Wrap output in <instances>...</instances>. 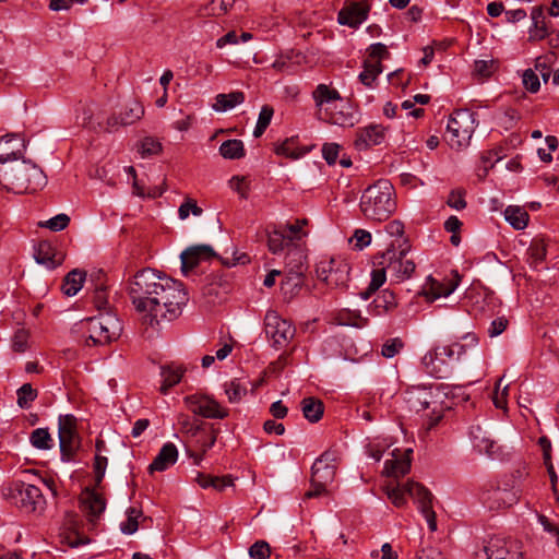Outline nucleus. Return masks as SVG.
Wrapping results in <instances>:
<instances>
[{
  "instance_id": "1",
  "label": "nucleus",
  "mask_w": 559,
  "mask_h": 559,
  "mask_svg": "<svg viewBox=\"0 0 559 559\" xmlns=\"http://www.w3.org/2000/svg\"><path fill=\"white\" fill-rule=\"evenodd\" d=\"M129 296L135 310L151 324L177 319L188 301L180 282L148 267L129 281Z\"/></svg>"
},
{
  "instance_id": "2",
  "label": "nucleus",
  "mask_w": 559,
  "mask_h": 559,
  "mask_svg": "<svg viewBox=\"0 0 559 559\" xmlns=\"http://www.w3.org/2000/svg\"><path fill=\"white\" fill-rule=\"evenodd\" d=\"M47 183L44 171L31 160L0 162V187L15 193L35 192Z\"/></svg>"
},
{
  "instance_id": "3",
  "label": "nucleus",
  "mask_w": 559,
  "mask_h": 559,
  "mask_svg": "<svg viewBox=\"0 0 559 559\" xmlns=\"http://www.w3.org/2000/svg\"><path fill=\"white\" fill-rule=\"evenodd\" d=\"M359 206L367 219L386 221L396 210L394 187L389 180H378L364 191Z\"/></svg>"
},
{
  "instance_id": "4",
  "label": "nucleus",
  "mask_w": 559,
  "mask_h": 559,
  "mask_svg": "<svg viewBox=\"0 0 559 559\" xmlns=\"http://www.w3.org/2000/svg\"><path fill=\"white\" fill-rule=\"evenodd\" d=\"M388 499L397 508L406 504V496H409L417 504L419 512L426 519L431 532L437 531L436 513L432 510V495L423 485L407 481L403 485H388L384 488Z\"/></svg>"
},
{
  "instance_id": "5",
  "label": "nucleus",
  "mask_w": 559,
  "mask_h": 559,
  "mask_svg": "<svg viewBox=\"0 0 559 559\" xmlns=\"http://www.w3.org/2000/svg\"><path fill=\"white\" fill-rule=\"evenodd\" d=\"M409 248L400 243L399 249H395V243L391 242L384 252L376 255L374 264H385L388 272L397 282L408 280L416 269L415 262L407 258Z\"/></svg>"
},
{
  "instance_id": "6",
  "label": "nucleus",
  "mask_w": 559,
  "mask_h": 559,
  "mask_svg": "<svg viewBox=\"0 0 559 559\" xmlns=\"http://www.w3.org/2000/svg\"><path fill=\"white\" fill-rule=\"evenodd\" d=\"M8 497L25 513L40 515L46 509V499L41 490L25 481H14L9 488Z\"/></svg>"
},
{
  "instance_id": "7",
  "label": "nucleus",
  "mask_w": 559,
  "mask_h": 559,
  "mask_svg": "<svg viewBox=\"0 0 559 559\" xmlns=\"http://www.w3.org/2000/svg\"><path fill=\"white\" fill-rule=\"evenodd\" d=\"M475 131L474 114L467 109L455 110L447 124V141L452 148L467 146Z\"/></svg>"
},
{
  "instance_id": "8",
  "label": "nucleus",
  "mask_w": 559,
  "mask_h": 559,
  "mask_svg": "<svg viewBox=\"0 0 559 559\" xmlns=\"http://www.w3.org/2000/svg\"><path fill=\"white\" fill-rule=\"evenodd\" d=\"M311 489L306 498H314L325 492L326 486L333 481L336 472V454L325 451L318 457L311 467Z\"/></svg>"
},
{
  "instance_id": "9",
  "label": "nucleus",
  "mask_w": 559,
  "mask_h": 559,
  "mask_svg": "<svg viewBox=\"0 0 559 559\" xmlns=\"http://www.w3.org/2000/svg\"><path fill=\"white\" fill-rule=\"evenodd\" d=\"M317 277L332 289L345 288L349 280V264L341 257L322 258L316 269Z\"/></svg>"
},
{
  "instance_id": "10",
  "label": "nucleus",
  "mask_w": 559,
  "mask_h": 559,
  "mask_svg": "<svg viewBox=\"0 0 559 559\" xmlns=\"http://www.w3.org/2000/svg\"><path fill=\"white\" fill-rule=\"evenodd\" d=\"M121 331V323L115 316L102 314L92 321L91 334L85 341V346H109L112 342L118 341Z\"/></svg>"
},
{
  "instance_id": "11",
  "label": "nucleus",
  "mask_w": 559,
  "mask_h": 559,
  "mask_svg": "<svg viewBox=\"0 0 559 559\" xmlns=\"http://www.w3.org/2000/svg\"><path fill=\"white\" fill-rule=\"evenodd\" d=\"M264 331L272 345L280 347H286L296 333L295 326L274 310L265 314Z\"/></svg>"
},
{
  "instance_id": "12",
  "label": "nucleus",
  "mask_w": 559,
  "mask_h": 559,
  "mask_svg": "<svg viewBox=\"0 0 559 559\" xmlns=\"http://www.w3.org/2000/svg\"><path fill=\"white\" fill-rule=\"evenodd\" d=\"M183 402L192 413L205 418L224 419L228 416V411L207 395H189L183 399Z\"/></svg>"
},
{
  "instance_id": "13",
  "label": "nucleus",
  "mask_w": 559,
  "mask_h": 559,
  "mask_svg": "<svg viewBox=\"0 0 559 559\" xmlns=\"http://www.w3.org/2000/svg\"><path fill=\"white\" fill-rule=\"evenodd\" d=\"M316 107V117L322 120L330 111L335 109L338 103H342L340 92L331 84H318L311 93Z\"/></svg>"
},
{
  "instance_id": "14",
  "label": "nucleus",
  "mask_w": 559,
  "mask_h": 559,
  "mask_svg": "<svg viewBox=\"0 0 559 559\" xmlns=\"http://www.w3.org/2000/svg\"><path fill=\"white\" fill-rule=\"evenodd\" d=\"M144 116L143 105L133 99L129 102L119 114L111 115L106 122L105 130L108 132L115 131L120 127L131 126Z\"/></svg>"
},
{
  "instance_id": "15",
  "label": "nucleus",
  "mask_w": 559,
  "mask_h": 559,
  "mask_svg": "<svg viewBox=\"0 0 559 559\" xmlns=\"http://www.w3.org/2000/svg\"><path fill=\"white\" fill-rule=\"evenodd\" d=\"M454 352H426L421 358L427 373L438 379L448 378L451 373L452 367L450 360Z\"/></svg>"
},
{
  "instance_id": "16",
  "label": "nucleus",
  "mask_w": 559,
  "mask_h": 559,
  "mask_svg": "<svg viewBox=\"0 0 559 559\" xmlns=\"http://www.w3.org/2000/svg\"><path fill=\"white\" fill-rule=\"evenodd\" d=\"M216 257L214 249L210 245H194L185 249L181 254V271L185 275L197 267L200 262L209 261Z\"/></svg>"
},
{
  "instance_id": "17",
  "label": "nucleus",
  "mask_w": 559,
  "mask_h": 559,
  "mask_svg": "<svg viewBox=\"0 0 559 559\" xmlns=\"http://www.w3.org/2000/svg\"><path fill=\"white\" fill-rule=\"evenodd\" d=\"M26 141L20 133H8L0 138V162H14L23 158Z\"/></svg>"
},
{
  "instance_id": "18",
  "label": "nucleus",
  "mask_w": 559,
  "mask_h": 559,
  "mask_svg": "<svg viewBox=\"0 0 559 559\" xmlns=\"http://www.w3.org/2000/svg\"><path fill=\"white\" fill-rule=\"evenodd\" d=\"M321 121L342 128H352L359 122L356 109L342 99Z\"/></svg>"
},
{
  "instance_id": "19",
  "label": "nucleus",
  "mask_w": 559,
  "mask_h": 559,
  "mask_svg": "<svg viewBox=\"0 0 559 559\" xmlns=\"http://www.w3.org/2000/svg\"><path fill=\"white\" fill-rule=\"evenodd\" d=\"M368 12L367 2H350L338 12L337 21L342 25L356 28L367 20Z\"/></svg>"
},
{
  "instance_id": "20",
  "label": "nucleus",
  "mask_w": 559,
  "mask_h": 559,
  "mask_svg": "<svg viewBox=\"0 0 559 559\" xmlns=\"http://www.w3.org/2000/svg\"><path fill=\"white\" fill-rule=\"evenodd\" d=\"M520 559L518 554L511 552L508 542L502 538H490L481 550L476 552L475 559Z\"/></svg>"
},
{
  "instance_id": "21",
  "label": "nucleus",
  "mask_w": 559,
  "mask_h": 559,
  "mask_svg": "<svg viewBox=\"0 0 559 559\" xmlns=\"http://www.w3.org/2000/svg\"><path fill=\"white\" fill-rule=\"evenodd\" d=\"M34 259L47 270H53L62 264L64 254L58 252L49 241L43 240L35 247Z\"/></svg>"
},
{
  "instance_id": "22",
  "label": "nucleus",
  "mask_w": 559,
  "mask_h": 559,
  "mask_svg": "<svg viewBox=\"0 0 559 559\" xmlns=\"http://www.w3.org/2000/svg\"><path fill=\"white\" fill-rule=\"evenodd\" d=\"M412 453V449H405L402 452L397 449L393 450V459L386 460L384 464V472L386 475L399 478L407 474L411 469Z\"/></svg>"
},
{
  "instance_id": "23",
  "label": "nucleus",
  "mask_w": 559,
  "mask_h": 559,
  "mask_svg": "<svg viewBox=\"0 0 559 559\" xmlns=\"http://www.w3.org/2000/svg\"><path fill=\"white\" fill-rule=\"evenodd\" d=\"M385 128L381 124H370L357 131L355 146L365 150L381 144L385 139Z\"/></svg>"
},
{
  "instance_id": "24",
  "label": "nucleus",
  "mask_w": 559,
  "mask_h": 559,
  "mask_svg": "<svg viewBox=\"0 0 559 559\" xmlns=\"http://www.w3.org/2000/svg\"><path fill=\"white\" fill-rule=\"evenodd\" d=\"M432 393L424 385L411 386L405 392V401L411 409L416 412L425 411L431 404Z\"/></svg>"
},
{
  "instance_id": "25",
  "label": "nucleus",
  "mask_w": 559,
  "mask_h": 559,
  "mask_svg": "<svg viewBox=\"0 0 559 559\" xmlns=\"http://www.w3.org/2000/svg\"><path fill=\"white\" fill-rule=\"evenodd\" d=\"M178 460V450L171 442L165 443L156 457L148 466L150 473L164 472L174 465Z\"/></svg>"
},
{
  "instance_id": "26",
  "label": "nucleus",
  "mask_w": 559,
  "mask_h": 559,
  "mask_svg": "<svg viewBox=\"0 0 559 559\" xmlns=\"http://www.w3.org/2000/svg\"><path fill=\"white\" fill-rule=\"evenodd\" d=\"M187 369L182 365L176 362L160 366L162 384L159 392L162 394H167L169 389L181 381Z\"/></svg>"
},
{
  "instance_id": "27",
  "label": "nucleus",
  "mask_w": 559,
  "mask_h": 559,
  "mask_svg": "<svg viewBox=\"0 0 559 559\" xmlns=\"http://www.w3.org/2000/svg\"><path fill=\"white\" fill-rule=\"evenodd\" d=\"M459 285L457 280H449L447 282H438L432 277L428 278V282L424 288L423 294L426 296L428 301H435L440 297H448L451 295Z\"/></svg>"
},
{
  "instance_id": "28",
  "label": "nucleus",
  "mask_w": 559,
  "mask_h": 559,
  "mask_svg": "<svg viewBox=\"0 0 559 559\" xmlns=\"http://www.w3.org/2000/svg\"><path fill=\"white\" fill-rule=\"evenodd\" d=\"M518 500L519 495L516 491L497 488L488 495L486 503L490 510H500L513 506Z\"/></svg>"
},
{
  "instance_id": "29",
  "label": "nucleus",
  "mask_w": 559,
  "mask_h": 559,
  "mask_svg": "<svg viewBox=\"0 0 559 559\" xmlns=\"http://www.w3.org/2000/svg\"><path fill=\"white\" fill-rule=\"evenodd\" d=\"M533 25L530 28V39L542 40L549 34L543 7H535L531 12Z\"/></svg>"
},
{
  "instance_id": "30",
  "label": "nucleus",
  "mask_w": 559,
  "mask_h": 559,
  "mask_svg": "<svg viewBox=\"0 0 559 559\" xmlns=\"http://www.w3.org/2000/svg\"><path fill=\"white\" fill-rule=\"evenodd\" d=\"M86 277V272L74 269L71 272H69L62 284V292L64 295L72 297L79 293V290L82 288L83 283Z\"/></svg>"
},
{
  "instance_id": "31",
  "label": "nucleus",
  "mask_w": 559,
  "mask_h": 559,
  "mask_svg": "<svg viewBox=\"0 0 559 559\" xmlns=\"http://www.w3.org/2000/svg\"><path fill=\"white\" fill-rule=\"evenodd\" d=\"M245 102V94L240 91H235L228 94H217L213 109L215 111H227L237 105Z\"/></svg>"
},
{
  "instance_id": "32",
  "label": "nucleus",
  "mask_w": 559,
  "mask_h": 559,
  "mask_svg": "<svg viewBox=\"0 0 559 559\" xmlns=\"http://www.w3.org/2000/svg\"><path fill=\"white\" fill-rule=\"evenodd\" d=\"M300 406L305 418L311 423L319 421L323 416L324 406L319 399L312 396L305 397Z\"/></svg>"
},
{
  "instance_id": "33",
  "label": "nucleus",
  "mask_w": 559,
  "mask_h": 559,
  "mask_svg": "<svg viewBox=\"0 0 559 559\" xmlns=\"http://www.w3.org/2000/svg\"><path fill=\"white\" fill-rule=\"evenodd\" d=\"M528 217L527 212L520 206L510 205L504 210L506 221L518 230L524 229L527 226Z\"/></svg>"
},
{
  "instance_id": "34",
  "label": "nucleus",
  "mask_w": 559,
  "mask_h": 559,
  "mask_svg": "<svg viewBox=\"0 0 559 559\" xmlns=\"http://www.w3.org/2000/svg\"><path fill=\"white\" fill-rule=\"evenodd\" d=\"M79 443L76 431L59 435V445L62 459L69 461L79 448Z\"/></svg>"
},
{
  "instance_id": "35",
  "label": "nucleus",
  "mask_w": 559,
  "mask_h": 559,
  "mask_svg": "<svg viewBox=\"0 0 559 559\" xmlns=\"http://www.w3.org/2000/svg\"><path fill=\"white\" fill-rule=\"evenodd\" d=\"M84 510L93 518H97L105 510L104 499L94 491H87L82 498Z\"/></svg>"
},
{
  "instance_id": "36",
  "label": "nucleus",
  "mask_w": 559,
  "mask_h": 559,
  "mask_svg": "<svg viewBox=\"0 0 559 559\" xmlns=\"http://www.w3.org/2000/svg\"><path fill=\"white\" fill-rule=\"evenodd\" d=\"M397 306L395 294L389 289L382 290L373 300L377 314L393 310Z\"/></svg>"
},
{
  "instance_id": "37",
  "label": "nucleus",
  "mask_w": 559,
  "mask_h": 559,
  "mask_svg": "<svg viewBox=\"0 0 559 559\" xmlns=\"http://www.w3.org/2000/svg\"><path fill=\"white\" fill-rule=\"evenodd\" d=\"M219 154L226 159H239L245 156L243 143L233 139L224 141L219 146Z\"/></svg>"
},
{
  "instance_id": "38",
  "label": "nucleus",
  "mask_w": 559,
  "mask_h": 559,
  "mask_svg": "<svg viewBox=\"0 0 559 559\" xmlns=\"http://www.w3.org/2000/svg\"><path fill=\"white\" fill-rule=\"evenodd\" d=\"M382 72V64L377 60H365L364 70L359 74L360 82L366 86H371L377 76Z\"/></svg>"
},
{
  "instance_id": "39",
  "label": "nucleus",
  "mask_w": 559,
  "mask_h": 559,
  "mask_svg": "<svg viewBox=\"0 0 559 559\" xmlns=\"http://www.w3.org/2000/svg\"><path fill=\"white\" fill-rule=\"evenodd\" d=\"M31 444L38 450H50L53 447V440L46 428H37L29 436Z\"/></svg>"
},
{
  "instance_id": "40",
  "label": "nucleus",
  "mask_w": 559,
  "mask_h": 559,
  "mask_svg": "<svg viewBox=\"0 0 559 559\" xmlns=\"http://www.w3.org/2000/svg\"><path fill=\"white\" fill-rule=\"evenodd\" d=\"M224 391L229 403H239L247 394V388L237 379L225 382Z\"/></svg>"
},
{
  "instance_id": "41",
  "label": "nucleus",
  "mask_w": 559,
  "mask_h": 559,
  "mask_svg": "<svg viewBox=\"0 0 559 559\" xmlns=\"http://www.w3.org/2000/svg\"><path fill=\"white\" fill-rule=\"evenodd\" d=\"M293 240V237L284 235L280 230L270 233L267 246L272 253L276 254L282 252Z\"/></svg>"
},
{
  "instance_id": "42",
  "label": "nucleus",
  "mask_w": 559,
  "mask_h": 559,
  "mask_svg": "<svg viewBox=\"0 0 559 559\" xmlns=\"http://www.w3.org/2000/svg\"><path fill=\"white\" fill-rule=\"evenodd\" d=\"M277 155H283L292 159H298L304 155V151L299 150L294 138L286 139L275 147Z\"/></svg>"
},
{
  "instance_id": "43",
  "label": "nucleus",
  "mask_w": 559,
  "mask_h": 559,
  "mask_svg": "<svg viewBox=\"0 0 559 559\" xmlns=\"http://www.w3.org/2000/svg\"><path fill=\"white\" fill-rule=\"evenodd\" d=\"M142 516V511L134 507L127 510V520L121 522L120 530L123 534L130 535L138 531L139 519Z\"/></svg>"
},
{
  "instance_id": "44",
  "label": "nucleus",
  "mask_w": 559,
  "mask_h": 559,
  "mask_svg": "<svg viewBox=\"0 0 559 559\" xmlns=\"http://www.w3.org/2000/svg\"><path fill=\"white\" fill-rule=\"evenodd\" d=\"M378 269L373 270L371 273V282L369 284L368 290L362 294V298L367 299L369 294L379 289L385 282V273L388 272L385 264H376Z\"/></svg>"
},
{
  "instance_id": "45",
  "label": "nucleus",
  "mask_w": 559,
  "mask_h": 559,
  "mask_svg": "<svg viewBox=\"0 0 559 559\" xmlns=\"http://www.w3.org/2000/svg\"><path fill=\"white\" fill-rule=\"evenodd\" d=\"M385 231L389 236L394 237L392 241L395 243V249H399V245L402 247L409 246L408 240L404 238V225L400 221H392L385 226Z\"/></svg>"
},
{
  "instance_id": "46",
  "label": "nucleus",
  "mask_w": 559,
  "mask_h": 559,
  "mask_svg": "<svg viewBox=\"0 0 559 559\" xmlns=\"http://www.w3.org/2000/svg\"><path fill=\"white\" fill-rule=\"evenodd\" d=\"M474 447L478 449L479 452L491 453L495 442L486 437L480 427H476L471 431Z\"/></svg>"
},
{
  "instance_id": "47",
  "label": "nucleus",
  "mask_w": 559,
  "mask_h": 559,
  "mask_svg": "<svg viewBox=\"0 0 559 559\" xmlns=\"http://www.w3.org/2000/svg\"><path fill=\"white\" fill-rule=\"evenodd\" d=\"M274 110L271 106H263L258 118V122L255 124V128L253 130V136L260 138L269 124L271 123L272 117H273Z\"/></svg>"
},
{
  "instance_id": "48",
  "label": "nucleus",
  "mask_w": 559,
  "mask_h": 559,
  "mask_svg": "<svg viewBox=\"0 0 559 559\" xmlns=\"http://www.w3.org/2000/svg\"><path fill=\"white\" fill-rule=\"evenodd\" d=\"M16 394L17 405L23 409L29 408L31 403L37 397V391L29 383H24Z\"/></svg>"
},
{
  "instance_id": "49",
  "label": "nucleus",
  "mask_w": 559,
  "mask_h": 559,
  "mask_svg": "<svg viewBox=\"0 0 559 559\" xmlns=\"http://www.w3.org/2000/svg\"><path fill=\"white\" fill-rule=\"evenodd\" d=\"M338 320L341 324L350 325L355 328H362L367 324V319L362 318L359 312L343 310L338 314Z\"/></svg>"
},
{
  "instance_id": "50",
  "label": "nucleus",
  "mask_w": 559,
  "mask_h": 559,
  "mask_svg": "<svg viewBox=\"0 0 559 559\" xmlns=\"http://www.w3.org/2000/svg\"><path fill=\"white\" fill-rule=\"evenodd\" d=\"M190 213L194 216H200L203 210L197 204L194 199L187 198L178 209V216L183 221L189 217Z\"/></svg>"
},
{
  "instance_id": "51",
  "label": "nucleus",
  "mask_w": 559,
  "mask_h": 559,
  "mask_svg": "<svg viewBox=\"0 0 559 559\" xmlns=\"http://www.w3.org/2000/svg\"><path fill=\"white\" fill-rule=\"evenodd\" d=\"M546 147H539L537 154L544 163H550L552 160L551 153L558 148V139L554 135H548L545 139Z\"/></svg>"
},
{
  "instance_id": "52",
  "label": "nucleus",
  "mask_w": 559,
  "mask_h": 559,
  "mask_svg": "<svg viewBox=\"0 0 559 559\" xmlns=\"http://www.w3.org/2000/svg\"><path fill=\"white\" fill-rule=\"evenodd\" d=\"M271 554V547L265 540H257L249 548V556L252 559H267L270 558Z\"/></svg>"
},
{
  "instance_id": "53",
  "label": "nucleus",
  "mask_w": 559,
  "mask_h": 559,
  "mask_svg": "<svg viewBox=\"0 0 559 559\" xmlns=\"http://www.w3.org/2000/svg\"><path fill=\"white\" fill-rule=\"evenodd\" d=\"M498 68V63L493 59L476 60L474 63V71L477 75L483 78L490 76Z\"/></svg>"
},
{
  "instance_id": "54",
  "label": "nucleus",
  "mask_w": 559,
  "mask_h": 559,
  "mask_svg": "<svg viewBox=\"0 0 559 559\" xmlns=\"http://www.w3.org/2000/svg\"><path fill=\"white\" fill-rule=\"evenodd\" d=\"M142 157L157 155L162 152V144L154 138H145L140 144Z\"/></svg>"
},
{
  "instance_id": "55",
  "label": "nucleus",
  "mask_w": 559,
  "mask_h": 559,
  "mask_svg": "<svg viewBox=\"0 0 559 559\" xmlns=\"http://www.w3.org/2000/svg\"><path fill=\"white\" fill-rule=\"evenodd\" d=\"M70 223V217L67 214H58L55 217L40 224L41 227L49 228L52 231L63 230Z\"/></svg>"
},
{
  "instance_id": "56",
  "label": "nucleus",
  "mask_w": 559,
  "mask_h": 559,
  "mask_svg": "<svg viewBox=\"0 0 559 559\" xmlns=\"http://www.w3.org/2000/svg\"><path fill=\"white\" fill-rule=\"evenodd\" d=\"M389 55L390 53L386 49V46L381 43H377L372 44L368 48V57L366 60H377L378 62L381 63V60L389 58Z\"/></svg>"
},
{
  "instance_id": "57",
  "label": "nucleus",
  "mask_w": 559,
  "mask_h": 559,
  "mask_svg": "<svg viewBox=\"0 0 559 559\" xmlns=\"http://www.w3.org/2000/svg\"><path fill=\"white\" fill-rule=\"evenodd\" d=\"M523 84H524L525 88L527 91H530L531 93L538 92V90L540 87L539 79H538L537 74L535 73V71H533L532 69H527L524 71Z\"/></svg>"
},
{
  "instance_id": "58",
  "label": "nucleus",
  "mask_w": 559,
  "mask_h": 559,
  "mask_svg": "<svg viewBox=\"0 0 559 559\" xmlns=\"http://www.w3.org/2000/svg\"><path fill=\"white\" fill-rule=\"evenodd\" d=\"M501 159V156L498 155L496 151H488L481 156V162L484 164L483 174H478L480 178L486 177L488 170L495 166L497 162Z\"/></svg>"
},
{
  "instance_id": "59",
  "label": "nucleus",
  "mask_w": 559,
  "mask_h": 559,
  "mask_svg": "<svg viewBox=\"0 0 559 559\" xmlns=\"http://www.w3.org/2000/svg\"><path fill=\"white\" fill-rule=\"evenodd\" d=\"M350 241L355 242V248L361 250L371 242V234L365 229H356Z\"/></svg>"
},
{
  "instance_id": "60",
  "label": "nucleus",
  "mask_w": 559,
  "mask_h": 559,
  "mask_svg": "<svg viewBox=\"0 0 559 559\" xmlns=\"http://www.w3.org/2000/svg\"><path fill=\"white\" fill-rule=\"evenodd\" d=\"M465 193L461 190H453L448 197V205L457 211L465 209L466 201L464 199Z\"/></svg>"
},
{
  "instance_id": "61",
  "label": "nucleus",
  "mask_w": 559,
  "mask_h": 559,
  "mask_svg": "<svg viewBox=\"0 0 559 559\" xmlns=\"http://www.w3.org/2000/svg\"><path fill=\"white\" fill-rule=\"evenodd\" d=\"M76 418L73 415H62L59 417L58 433L76 431Z\"/></svg>"
},
{
  "instance_id": "62",
  "label": "nucleus",
  "mask_w": 559,
  "mask_h": 559,
  "mask_svg": "<svg viewBox=\"0 0 559 559\" xmlns=\"http://www.w3.org/2000/svg\"><path fill=\"white\" fill-rule=\"evenodd\" d=\"M341 146L336 143H325L322 147V154L329 165L336 163Z\"/></svg>"
},
{
  "instance_id": "63",
  "label": "nucleus",
  "mask_w": 559,
  "mask_h": 559,
  "mask_svg": "<svg viewBox=\"0 0 559 559\" xmlns=\"http://www.w3.org/2000/svg\"><path fill=\"white\" fill-rule=\"evenodd\" d=\"M25 346H33V342H29V333L25 329H19L13 336L14 349H22Z\"/></svg>"
},
{
  "instance_id": "64",
  "label": "nucleus",
  "mask_w": 559,
  "mask_h": 559,
  "mask_svg": "<svg viewBox=\"0 0 559 559\" xmlns=\"http://www.w3.org/2000/svg\"><path fill=\"white\" fill-rule=\"evenodd\" d=\"M414 559H445V557L435 547H423L415 552Z\"/></svg>"
}]
</instances>
